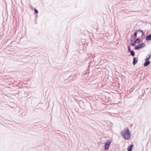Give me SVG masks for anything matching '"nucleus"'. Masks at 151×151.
I'll return each mask as SVG.
<instances>
[{
    "label": "nucleus",
    "instance_id": "obj_1",
    "mask_svg": "<svg viewBox=\"0 0 151 151\" xmlns=\"http://www.w3.org/2000/svg\"><path fill=\"white\" fill-rule=\"evenodd\" d=\"M123 137L126 139L129 140L130 139L131 134L128 128H126L124 130Z\"/></svg>",
    "mask_w": 151,
    "mask_h": 151
},
{
    "label": "nucleus",
    "instance_id": "obj_2",
    "mask_svg": "<svg viewBox=\"0 0 151 151\" xmlns=\"http://www.w3.org/2000/svg\"><path fill=\"white\" fill-rule=\"evenodd\" d=\"M111 141L110 139L107 140L105 143L104 150H107L109 149V147L111 144Z\"/></svg>",
    "mask_w": 151,
    "mask_h": 151
},
{
    "label": "nucleus",
    "instance_id": "obj_3",
    "mask_svg": "<svg viewBox=\"0 0 151 151\" xmlns=\"http://www.w3.org/2000/svg\"><path fill=\"white\" fill-rule=\"evenodd\" d=\"M145 46V44L144 43H142L136 46L135 47L134 49L135 50H137L138 49L143 48Z\"/></svg>",
    "mask_w": 151,
    "mask_h": 151
},
{
    "label": "nucleus",
    "instance_id": "obj_4",
    "mask_svg": "<svg viewBox=\"0 0 151 151\" xmlns=\"http://www.w3.org/2000/svg\"><path fill=\"white\" fill-rule=\"evenodd\" d=\"M138 61V59L137 58H133V64L134 65L137 63Z\"/></svg>",
    "mask_w": 151,
    "mask_h": 151
},
{
    "label": "nucleus",
    "instance_id": "obj_5",
    "mask_svg": "<svg viewBox=\"0 0 151 151\" xmlns=\"http://www.w3.org/2000/svg\"><path fill=\"white\" fill-rule=\"evenodd\" d=\"M133 147V145L132 144L130 145V146L128 147V151H132Z\"/></svg>",
    "mask_w": 151,
    "mask_h": 151
},
{
    "label": "nucleus",
    "instance_id": "obj_6",
    "mask_svg": "<svg viewBox=\"0 0 151 151\" xmlns=\"http://www.w3.org/2000/svg\"><path fill=\"white\" fill-rule=\"evenodd\" d=\"M144 65L145 66H147L149 65L150 63V61L148 60H146Z\"/></svg>",
    "mask_w": 151,
    "mask_h": 151
},
{
    "label": "nucleus",
    "instance_id": "obj_7",
    "mask_svg": "<svg viewBox=\"0 0 151 151\" xmlns=\"http://www.w3.org/2000/svg\"><path fill=\"white\" fill-rule=\"evenodd\" d=\"M151 40V34L147 36L146 37V40L147 41H148L149 40Z\"/></svg>",
    "mask_w": 151,
    "mask_h": 151
},
{
    "label": "nucleus",
    "instance_id": "obj_8",
    "mask_svg": "<svg viewBox=\"0 0 151 151\" xmlns=\"http://www.w3.org/2000/svg\"><path fill=\"white\" fill-rule=\"evenodd\" d=\"M140 42V40L139 39H137L134 41L135 43H139Z\"/></svg>",
    "mask_w": 151,
    "mask_h": 151
},
{
    "label": "nucleus",
    "instance_id": "obj_9",
    "mask_svg": "<svg viewBox=\"0 0 151 151\" xmlns=\"http://www.w3.org/2000/svg\"><path fill=\"white\" fill-rule=\"evenodd\" d=\"M150 58V55L149 54H148L146 57V58L145 59V60H148Z\"/></svg>",
    "mask_w": 151,
    "mask_h": 151
},
{
    "label": "nucleus",
    "instance_id": "obj_10",
    "mask_svg": "<svg viewBox=\"0 0 151 151\" xmlns=\"http://www.w3.org/2000/svg\"><path fill=\"white\" fill-rule=\"evenodd\" d=\"M130 52V53L131 55L132 56H134L135 55V53L134 51L132 50Z\"/></svg>",
    "mask_w": 151,
    "mask_h": 151
},
{
    "label": "nucleus",
    "instance_id": "obj_11",
    "mask_svg": "<svg viewBox=\"0 0 151 151\" xmlns=\"http://www.w3.org/2000/svg\"><path fill=\"white\" fill-rule=\"evenodd\" d=\"M34 12L36 14H37L38 13V11L36 8L34 9Z\"/></svg>",
    "mask_w": 151,
    "mask_h": 151
},
{
    "label": "nucleus",
    "instance_id": "obj_12",
    "mask_svg": "<svg viewBox=\"0 0 151 151\" xmlns=\"http://www.w3.org/2000/svg\"><path fill=\"white\" fill-rule=\"evenodd\" d=\"M130 40L132 42V43L131 44V45H132L133 46H134L135 45L136 43H135L134 42L132 43V40Z\"/></svg>",
    "mask_w": 151,
    "mask_h": 151
},
{
    "label": "nucleus",
    "instance_id": "obj_13",
    "mask_svg": "<svg viewBox=\"0 0 151 151\" xmlns=\"http://www.w3.org/2000/svg\"><path fill=\"white\" fill-rule=\"evenodd\" d=\"M128 47V51L129 52H130L132 50H131V49H130V48L129 47Z\"/></svg>",
    "mask_w": 151,
    "mask_h": 151
},
{
    "label": "nucleus",
    "instance_id": "obj_14",
    "mask_svg": "<svg viewBox=\"0 0 151 151\" xmlns=\"http://www.w3.org/2000/svg\"><path fill=\"white\" fill-rule=\"evenodd\" d=\"M137 32H135L134 33V36L135 37H137Z\"/></svg>",
    "mask_w": 151,
    "mask_h": 151
},
{
    "label": "nucleus",
    "instance_id": "obj_15",
    "mask_svg": "<svg viewBox=\"0 0 151 151\" xmlns=\"http://www.w3.org/2000/svg\"><path fill=\"white\" fill-rule=\"evenodd\" d=\"M120 134L123 137V131L121 132Z\"/></svg>",
    "mask_w": 151,
    "mask_h": 151
},
{
    "label": "nucleus",
    "instance_id": "obj_16",
    "mask_svg": "<svg viewBox=\"0 0 151 151\" xmlns=\"http://www.w3.org/2000/svg\"><path fill=\"white\" fill-rule=\"evenodd\" d=\"M140 32H142V33L143 34V32L142 30H139Z\"/></svg>",
    "mask_w": 151,
    "mask_h": 151
},
{
    "label": "nucleus",
    "instance_id": "obj_17",
    "mask_svg": "<svg viewBox=\"0 0 151 151\" xmlns=\"http://www.w3.org/2000/svg\"><path fill=\"white\" fill-rule=\"evenodd\" d=\"M35 23L36 24H37V21H36H36H35Z\"/></svg>",
    "mask_w": 151,
    "mask_h": 151
},
{
    "label": "nucleus",
    "instance_id": "obj_18",
    "mask_svg": "<svg viewBox=\"0 0 151 151\" xmlns=\"http://www.w3.org/2000/svg\"><path fill=\"white\" fill-rule=\"evenodd\" d=\"M30 6V7H32V6H31V5Z\"/></svg>",
    "mask_w": 151,
    "mask_h": 151
}]
</instances>
